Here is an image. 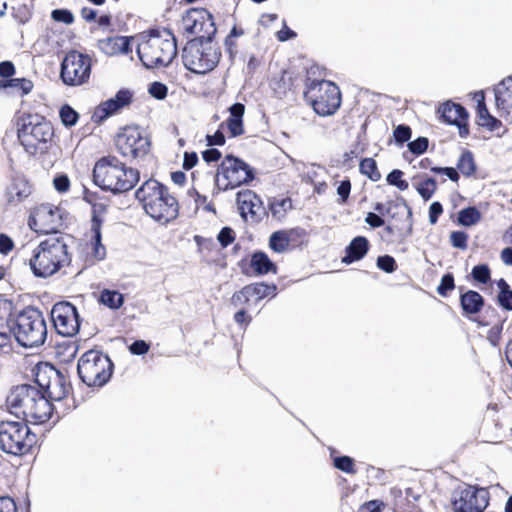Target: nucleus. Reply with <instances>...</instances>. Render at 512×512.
Segmentation results:
<instances>
[{
    "instance_id": "nucleus-1",
    "label": "nucleus",
    "mask_w": 512,
    "mask_h": 512,
    "mask_svg": "<svg viewBox=\"0 0 512 512\" xmlns=\"http://www.w3.org/2000/svg\"><path fill=\"white\" fill-rule=\"evenodd\" d=\"M15 125L17 139L28 155L43 156L56 146L54 126L44 116L22 113L16 118Z\"/></svg>"
},
{
    "instance_id": "nucleus-2",
    "label": "nucleus",
    "mask_w": 512,
    "mask_h": 512,
    "mask_svg": "<svg viewBox=\"0 0 512 512\" xmlns=\"http://www.w3.org/2000/svg\"><path fill=\"white\" fill-rule=\"evenodd\" d=\"M6 404L12 414L34 424L49 421L54 410L45 394L30 384L13 387L6 398Z\"/></svg>"
},
{
    "instance_id": "nucleus-3",
    "label": "nucleus",
    "mask_w": 512,
    "mask_h": 512,
    "mask_svg": "<svg viewBox=\"0 0 512 512\" xmlns=\"http://www.w3.org/2000/svg\"><path fill=\"white\" fill-rule=\"evenodd\" d=\"M135 198L153 220L167 224L179 215L180 205L170 189L156 179H148L135 191Z\"/></svg>"
},
{
    "instance_id": "nucleus-4",
    "label": "nucleus",
    "mask_w": 512,
    "mask_h": 512,
    "mask_svg": "<svg viewBox=\"0 0 512 512\" xmlns=\"http://www.w3.org/2000/svg\"><path fill=\"white\" fill-rule=\"evenodd\" d=\"M72 254L62 235L42 240L32 251L29 266L34 276L49 278L69 267Z\"/></svg>"
},
{
    "instance_id": "nucleus-5",
    "label": "nucleus",
    "mask_w": 512,
    "mask_h": 512,
    "mask_svg": "<svg viewBox=\"0 0 512 512\" xmlns=\"http://www.w3.org/2000/svg\"><path fill=\"white\" fill-rule=\"evenodd\" d=\"M93 182L114 194L133 189L140 179L137 169L128 167L114 155L99 158L93 167Z\"/></svg>"
},
{
    "instance_id": "nucleus-6",
    "label": "nucleus",
    "mask_w": 512,
    "mask_h": 512,
    "mask_svg": "<svg viewBox=\"0 0 512 512\" xmlns=\"http://www.w3.org/2000/svg\"><path fill=\"white\" fill-rule=\"evenodd\" d=\"M140 61L147 68L168 66L177 55L176 38L170 30H150L137 46Z\"/></svg>"
},
{
    "instance_id": "nucleus-7",
    "label": "nucleus",
    "mask_w": 512,
    "mask_h": 512,
    "mask_svg": "<svg viewBox=\"0 0 512 512\" xmlns=\"http://www.w3.org/2000/svg\"><path fill=\"white\" fill-rule=\"evenodd\" d=\"M11 331L16 341L25 348L39 347L47 338V326L42 312L28 306L13 321Z\"/></svg>"
},
{
    "instance_id": "nucleus-8",
    "label": "nucleus",
    "mask_w": 512,
    "mask_h": 512,
    "mask_svg": "<svg viewBox=\"0 0 512 512\" xmlns=\"http://www.w3.org/2000/svg\"><path fill=\"white\" fill-rule=\"evenodd\" d=\"M304 98L311 105L316 114L331 116L337 112L341 105V91L339 87L329 80H317L309 77L306 71Z\"/></svg>"
},
{
    "instance_id": "nucleus-9",
    "label": "nucleus",
    "mask_w": 512,
    "mask_h": 512,
    "mask_svg": "<svg viewBox=\"0 0 512 512\" xmlns=\"http://www.w3.org/2000/svg\"><path fill=\"white\" fill-rule=\"evenodd\" d=\"M37 444V435L31 431L27 421L0 422V449L14 456H22L32 452Z\"/></svg>"
},
{
    "instance_id": "nucleus-10",
    "label": "nucleus",
    "mask_w": 512,
    "mask_h": 512,
    "mask_svg": "<svg viewBox=\"0 0 512 512\" xmlns=\"http://www.w3.org/2000/svg\"><path fill=\"white\" fill-rule=\"evenodd\" d=\"M220 58V48L211 40H191L182 52L184 66L195 74H206L214 70Z\"/></svg>"
},
{
    "instance_id": "nucleus-11",
    "label": "nucleus",
    "mask_w": 512,
    "mask_h": 512,
    "mask_svg": "<svg viewBox=\"0 0 512 512\" xmlns=\"http://www.w3.org/2000/svg\"><path fill=\"white\" fill-rule=\"evenodd\" d=\"M114 365L107 354L91 349L86 351L78 360L77 372L89 387H102L113 374Z\"/></svg>"
},
{
    "instance_id": "nucleus-12",
    "label": "nucleus",
    "mask_w": 512,
    "mask_h": 512,
    "mask_svg": "<svg viewBox=\"0 0 512 512\" xmlns=\"http://www.w3.org/2000/svg\"><path fill=\"white\" fill-rule=\"evenodd\" d=\"M116 152L124 159L133 161L144 158L151 149V140L137 125L119 128L113 138Z\"/></svg>"
},
{
    "instance_id": "nucleus-13",
    "label": "nucleus",
    "mask_w": 512,
    "mask_h": 512,
    "mask_svg": "<svg viewBox=\"0 0 512 512\" xmlns=\"http://www.w3.org/2000/svg\"><path fill=\"white\" fill-rule=\"evenodd\" d=\"M254 179L252 168L242 159L226 155L214 176L217 191L234 189Z\"/></svg>"
},
{
    "instance_id": "nucleus-14",
    "label": "nucleus",
    "mask_w": 512,
    "mask_h": 512,
    "mask_svg": "<svg viewBox=\"0 0 512 512\" xmlns=\"http://www.w3.org/2000/svg\"><path fill=\"white\" fill-rule=\"evenodd\" d=\"M92 59L88 54L77 50L68 51L60 68V79L67 86H80L90 79Z\"/></svg>"
},
{
    "instance_id": "nucleus-15",
    "label": "nucleus",
    "mask_w": 512,
    "mask_h": 512,
    "mask_svg": "<svg viewBox=\"0 0 512 512\" xmlns=\"http://www.w3.org/2000/svg\"><path fill=\"white\" fill-rule=\"evenodd\" d=\"M28 225L38 234L57 235L63 227L61 209L50 203L38 204L30 211Z\"/></svg>"
},
{
    "instance_id": "nucleus-16",
    "label": "nucleus",
    "mask_w": 512,
    "mask_h": 512,
    "mask_svg": "<svg viewBox=\"0 0 512 512\" xmlns=\"http://www.w3.org/2000/svg\"><path fill=\"white\" fill-rule=\"evenodd\" d=\"M451 503L455 512H483L489 504V492L485 488L465 485L454 491Z\"/></svg>"
},
{
    "instance_id": "nucleus-17",
    "label": "nucleus",
    "mask_w": 512,
    "mask_h": 512,
    "mask_svg": "<svg viewBox=\"0 0 512 512\" xmlns=\"http://www.w3.org/2000/svg\"><path fill=\"white\" fill-rule=\"evenodd\" d=\"M51 321L56 332L64 337L75 336L80 329V317L77 308L68 301H60L51 309Z\"/></svg>"
},
{
    "instance_id": "nucleus-18",
    "label": "nucleus",
    "mask_w": 512,
    "mask_h": 512,
    "mask_svg": "<svg viewBox=\"0 0 512 512\" xmlns=\"http://www.w3.org/2000/svg\"><path fill=\"white\" fill-rule=\"evenodd\" d=\"M276 294L277 286L274 283L256 282L235 291L230 301L235 308L250 309L257 306L263 299L273 298Z\"/></svg>"
},
{
    "instance_id": "nucleus-19",
    "label": "nucleus",
    "mask_w": 512,
    "mask_h": 512,
    "mask_svg": "<svg viewBox=\"0 0 512 512\" xmlns=\"http://www.w3.org/2000/svg\"><path fill=\"white\" fill-rule=\"evenodd\" d=\"M306 242V230L301 227H294L274 231L269 237L268 246L274 253L282 254L299 249Z\"/></svg>"
},
{
    "instance_id": "nucleus-20",
    "label": "nucleus",
    "mask_w": 512,
    "mask_h": 512,
    "mask_svg": "<svg viewBox=\"0 0 512 512\" xmlns=\"http://www.w3.org/2000/svg\"><path fill=\"white\" fill-rule=\"evenodd\" d=\"M183 22L189 34L198 35L201 39L211 40L217 31L213 15L205 8L189 10Z\"/></svg>"
},
{
    "instance_id": "nucleus-21",
    "label": "nucleus",
    "mask_w": 512,
    "mask_h": 512,
    "mask_svg": "<svg viewBox=\"0 0 512 512\" xmlns=\"http://www.w3.org/2000/svg\"><path fill=\"white\" fill-rule=\"evenodd\" d=\"M96 194L85 195L84 199L92 204V218H91V239H90V255L96 260L101 261L106 257V248L102 244L101 228L103 224V218L101 213L105 211L104 205H97L92 202L90 197L95 198Z\"/></svg>"
},
{
    "instance_id": "nucleus-22",
    "label": "nucleus",
    "mask_w": 512,
    "mask_h": 512,
    "mask_svg": "<svg viewBox=\"0 0 512 512\" xmlns=\"http://www.w3.org/2000/svg\"><path fill=\"white\" fill-rule=\"evenodd\" d=\"M422 489L419 486L408 487L404 491L393 487L390 490L391 506L395 512H422L420 501Z\"/></svg>"
},
{
    "instance_id": "nucleus-23",
    "label": "nucleus",
    "mask_w": 512,
    "mask_h": 512,
    "mask_svg": "<svg viewBox=\"0 0 512 512\" xmlns=\"http://www.w3.org/2000/svg\"><path fill=\"white\" fill-rule=\"evenodd\" d=\"M132 100L133 93L129 89H120L113 98L102 102L95 108L92 114V120L95 123H101L109 116L128 107L132 103Z\"/></svg>"
},
{
    "instance_id": "nucleus-24",
    "label": "nucleus",
    "mask_w": 512,
    "mask_h": 512,
    "mask_svg": "<svg viewBox=\"0 0 512 512\" xmlns=\"http://www.w3.org/2000/svg\"><path fill=\"white\" fill-rule=\"evenodd\" d=\"M438 112L443 122L458 127L461 138H466L469 135V115L462 105L447 101L439 107Z\"/></svg>"
},
{
    "instance_id": "nucleus-25",
    "label": "nucleus",
    "mask_w": 512,
    "mask_h": 512,
    "mask_svg": "<svg viewBox=\"0 0 512 512\" xmlns=\"http://www.w3.org/2000/svg\"><path fill=\"white\" fill-rule=\"evenodd\" d=\"M33 191L32 184L24 177H14L3 195V208L9 210L23 203Z\"/></svg>"
},
{
    "instance_id": "nucleus-26",
    "label": "nucleus",
    "mask_w": 512,
    "mask_h": 512,
    "mask_svg": "<svg viewBox=\"0 0 512 512\" xmlns=\"http://www.w3.org/2000/svg\"><path fill=\"white\" fill-rule=\"evenodd\" d=\"M458 289L460 292L459 303L462 309V315L470 320H472V318H476L484 308V297L475 290H467L463 292V286H460Z\"/></svg>"
},
{
    "instance_id": "nucleus-27",
    "label": "nucleus",
    "mask_w": 512,
    "mask_h": 512,
    "mask_svg": "<svg viewBox=\"0 0 512 512\" xmlns=\"http://www.w3.org/2000/svg\"><path fill=\"white\" fill-rule=\"evenodd\" d=\"M495 102L500 116L512 119V77L503 79L496 86Z\"/></svg>"
},
{
    "instance_id": "nucleus-28",
    "label": "nucleus",
    "mask_w": 512,
    "mask_h": 512,
    "mask_svg": "<svg viewBox=\"0 0 512 512\" xmlns=\"http://www.w3.org/2000/svg\"><path fill=\"white\" fill-rule=\"evenodd\" d=\"M302 72L291 66L283 70L280 77L274 82L273 90L279 96L294 92L302 83Z\"/></svg>"
},
{
    "instance_id": "nucleus-29",
    "label": "nucleus",
    "mask_w": 512,
    "mask_h": 512,
    "mask_svg": "<svg viewBox=\"0 0 512 512\" xmlns=\"http://www.w3.org/2000/svg\"><path fill=\"white\" fill-rule=\"evenodd\" d=\"M236 200L243 218L246 219L248 215H250L251 218L260 215L262 201L254 191L250 189L241 190L237 193Z\"/></svg>"
},
{
    "instance_id": "nucleus-30",
    "label": "nucleus",
    "mask_w": 512,
    "mask_h": 512,
    "mask_svg": "<svg viewBox=\"0 0 512 512\" xmlns=\"http://www.w3.org/2000/svg\"><path fill=\"white\" fill-rule=\"evenodd\" d=\"M476 105V123L478 126L487 129L488 131H496L502 126V122L490 114L486 103L485 94L483 91L474 93Z\"/></svg>"
},
{
    "instance_id": "nucleus-31",
    "label": "nucleus",
    "mask_w": 512,
    "mask_h": 512,
    "mask_svg": "<svg viewBox=\"0 0 512 512\" xmlns=\"http://www.w3.org/2000/svg\"><path fill=\"white\" fill-rule=\"evenodd\" d=\"M54 378L51 379L49 387L43 392L51 403L66 398L72 390L68 377L60 370L57 369Z\"/></svg>"
},
{
    "instance_id": "nucleus-32",
    "label": "nucleus",
    "mask_w": 512,
    "mask_h": 512,
    "mask_svg": "<svg viewBox=\"0 0 512 512\" xmlns=\"http://www.w3.org/2000/svg\"><path fill=\"white\" fill-rule=\"evenodd\" d=\"M131 37L111 36L98 40V48L107 55L128 54L132 52Z\"/></svg>"
},
{
    "instance_id": "nucleus-33",
    "label": "nucleus",
    "mask_w": 512,
    "mask_h": 512,
    "mask_svg": "<svg viewBox=\"0 0 512 512\" xmlns=\"http://www.w3.org/2000/svg\"><path fill=\"white\" fill-rule=\"evenodd\" d=\"M370 248L369 241L364 236H357L351 240L345 248V256L342 257V263L351 264L363 259Z\"/></svg>"
},
{
    "instance_id": "nucleus-34",
    "label": "nucleus",
    "mask_w": 512,
    "mask_h": 512,
    "mask_svg": "<svg viewBox=\"0 0 512 512\" xmlns=\"http://www.w3.org/2000/svg\"><path fill=\"white\" fill-rule=\"evenodd\" d=\"M249 268L255 276L277 274L278 266L263 251H255L250 258Z\"/></svg>"
},
{
    "instance_id": "nucleus-35",
    "label": "nucleus",
    "mask_w": 512,
    "mask_h": 512,
    "mask_svg": "<svg viewBox=\"0 0 512 512\" xmlns=\"http://www.w3.org/2000/svg\"><path fill=\"white\" fill-rule=\"evenodd\" d=\"M229 117L224 123L220 125L223 127L226 125L231 137H237L244 133L243 116L245 113V106L242 103H234L229 108Z\"/></svg>"
},
{
    "instance_id": "nucleus-36",
    "label": "nucleus",
    "mask_w": 512,
    "mask_h": 512,
    "mask_svg": "<svg viewBox=\"0 0 512 512\" xmlns=\"http://www.w3.org/2000/svg\"><path fill=\"white\" fill-rule=\"evenodd\" d=\"M472 321L476 322L478 326H491L492 329L500 331L502 330L505 318L499 313L497 308L491 305H484L481 313H479L476 318H472Z\"/></svg>"
},
{
    "instance_id": "nucleus-37",
    "label": "nucleus",
    "mask_w": 512,
    "mask_h": 512,
    "mask_svg": "<svg viewBox=\"0 0 512 512\" xmlns=\"http://www.w3.org/2000/svg\"><path fill=\"white\" fill-rule=\"evenodd\" d=\"M57 369L50 363L40 362L32 369V374L38 389L42 392L49 387L51 379H55L54 375Z\"/></svg>"
},
{
    "instance_id": "nucleus-38",
    "label": "nucleus",
    "mask_w": 512,
    "mask_h": 512,
    "mask_svg": "<svg viewBox=\"0 0 512 512\" xmlns=\"http://www.w3.org/2000/svg\"><path fill=\"white\" fill-rule=\"evenodd\" d=\"M98 302L112 310L119 309L124 303V296L116 290L103 289L100 292Z\"/></svg>"
},
{
    "instance_id": "nucleus-39",
    "label": "nucleus",
    "mask_w": 512,
    "mask_h": 512,
    "mask_svg": "<svg viewBox=\"0 0 512 512\" xmlns=\"http://www.w3.org/2000/svg\"><path fill=\"white\" fill-rule=\"evenodd\" d=\"M457 170L465 177H470L476 172V165L474 161L473 153L470 150L465 149L456 164Z\"/></svg>"
},
{
    "instance_id": "nucleus-40",
    "label": "nucleus",
    "mask_w": 512,
    "mask_h": 512,
    "mask_svg": "<svg viewBox=\"0 0 512 512\" xmlns=\"http://www.w3.org/2000/svg\"><path fill=\"white\" fill-rule=\"evenodd\" d=\"M269 209L274 219L282 220L292 209V200L289 197L274 198L269 204Z\"/></svg>"
},
{
    "instance_id": "nucleus-41",
    "label": "nucleus",
    "mask_w": 512,
    "mask_h": 512,
    "mask_svg": "<svg viewBox=\"0 0 512 512\" xmlns=\"http://www.w3.org/2000/svg\"><path fill=\"white\" fill-rule=\"evenodd\" d=\"M499 289L497 294L498 304L507 311H512V289L507 281L503 278L497 281Z\"/></svg>"
},
{
    "instance_id": "nucleus-42",
    "label": "nucleus",
    "mask_w": 512,
    "mask_h": 512,
    "mask_svg": "<svg viewBox=\"0 0 512 512\" xmlns=\"http://www.w3.org/2000/svg\"><path fill=\"white\" fill-rule=\"evenodd\" d=\"M359 171L373 182L381 179V173L378 169L377 162L371 158H363L359 163Z\"/></svg>"
},
{
    "instance_id": "nucleus-43",
    "label": "nucleus",
    "mask_w": 512,
    "mask_h": 512,
    "mask_svg": "<svg viewBox=\"0 0 512 512\" xmlns=\"http://www.w3.org/2000/svg\"><path fill=\"white\" fill-rule=\"evenodd\" d=\"M6 89L11 88L19 95L24 96L30 93L33 89V82L26 78H11L5 80Z\"/></svg>"
},
{
    "instance_id": "nucleus-44",
    "label": "nucleus",
    "mask_w": 512,
    "mask_h": 512,
    "mask_svg": "<svg viewBox=\"0 0 512 512\" xmlns=\"http://www.w3.org/2000/svg\"><path fill=\"white\" fill-rule=\"evenodd\" d=\"M481 219V213L476 207H467L459 211L458 223L463 226H472Z\"/></svg>"
},
{
    "instance_id": "nucleus-45",
    "label": "nucleus",
    "mask_w": 512,
    "mask_h": 512,
    "mask_svg": "<svg viewBox=\"0 0 512 512\" xmlns=\"http://www.w3.org/2000/svg\"><path fill=\"white\" fill-rule=\"evenodd\" d=\"M437 189L434 178H425L416 185V190L424 200H429Z\"/></svg>"
},
{
    "instance_id": "nucleus-46",
    "label": "nucleus",
    "mask_w": 512,
    "mask_h": 512,
    "mask_svg": "<svg viewBox=\"0 0 512 512\" xmlns=\"http://www.w3.org/2000/svg\"><path fill=\"white\" fill-rule=\"evenodd\" d=\"M59 116L62 124L66 127L74 126L79 119V114L68 104L61 107Z\"/></svg>"
},
{
    "instance_id": "nucleus-47",
    "label": "nucleus",
    "mask_w": 512,
    "mask_h": 512,
    "mask_svg": "<svg viewBox=\"0 0 512 512\" xmlns=\"http://www.w3.org/2000/svg\"><path fill=\"white\" fill-rule=\"evenodd\" d=\"M404 172L400 169L392 170L386 177L389 185L397 187L401 191H405L409 187L407 180L403 179Z\"/></svg>"
},
{
    "instance_id": "nucleus-48",
    "label": "nucleus",
    "mask_w": 512,
    "mask_h": 512,
    "mask_svg": "<svg viewBox=\"0 0 512 512\" xmlns=\"http://www.w3.org/2000/svg\"><path fill=\"white\" fill-rule=\"evenodd\" d=\"M455 279L452 273H446L442 276L440 284L437 287V293L442 297H448L455 289Z\"/></svg>"
},
{
    "instance_id": "nucleus-49",
    "label": "nucleus",
    "mask_w": 512,
    "mask_h": 512,
    "mask_svg": "<svg viewBox=\"0 0 512 512\" xmlns=\"http://www.w3.org/2000/svg\"><path fill=\"white\" fill-rule=\"evenodd\" d=\"M334 466L348 474H355L356 468L354 459L349 456H339L333 459Z\"/></svg>"
},
{
    "instance_id": "nucleus-50",
    "label": "nucleus",
    "mask_w": 512,
    "mask_h": 512,
    "mask_svg": "<svg viewBox=\"0 0 512 512\" xmlns=\"http://www.w3.org/2000/svg\"><path fill=\"white\" fill-rule=\"evenodd\" d=\"M471 275L475 281L481 284H487L491 279V272L486 264L474 266Z\"/></svg>"
},
{
    "instance_id": "nucleus-51",
    "label": "nucleus",
    "mask_w": 512,
    "mask_h": 512,
    "mask_svg": "<svg viewBox=\"0 0 512 512\" xmlns=\"http://www.w3.org/2000/svg\"><path fill=\"white\" fill-rule=\"evenodd\" d=\"M53 187L60 194L69 192L71 187L70 178L65 173H57L53 178Z\"/></svg>"
},
{
    "instance_id": "nucleus-52",
    "label": "nucleus",
    "mask_w": 512,
    "mask_h": 512,
    "mask_svg": "<svg viewBox=\"0 0 512 512\" xmlns=\"http://www.w3.org/2000/svg\"><path fill=\"white\" fill-rule=\"evenodd\" d=\"M148 92L153 98L163 100L167 97L168 87L162 82L154 81L149 85Z\"/></svg>"
},
{
    "instance_id": "nucleus-53",
    "label": "nucleus",
    "mask_w": 512,
    "mask_h": 512,
    "mask_svg": "<svg viewBox=\"0 0 512 512\" xmlns=\"http://www.w3.org/2000/svg\"><path fill=\"white\" fill-rule=\"evenodd\" d=\"M351 181L350 179L346 178L345 180H342L338 187H337V194L339 196L338 198V204L344 205L348 202L350 193H351Z\"/></svg>"
},
{
    "instance_id": "nucleus-54",
    "label": "nucleus",
    "mask_w": 512,
    "mask_h": 512,
    "mask_svg": "<svg viewBox=\"0 0 512 512\" xmlns=\"http://www.w3.org/2000/svg\"><path fill=\"white\" fill-rule=\"evenodd\" d=\"M377 266L386 273H393L397 269L395 259L390 255H383L377 258Z\"/></svg>"
},
{
    "instance_id": "nucleus-55",
    "label": "nucleus",
    "mask_w": 512,
    "mask_h": 512,
    "mask_svg": "<svg viewBox=\"0 0 512 512\" xmlns=\"http://www.w3.org/2000/svg\"><path fill=\"white\" fill-rule=\"evenodd\" d=\"M238 310L235 312L233 319L235 323L242 329H246L250 323L252 322V316L248 313L249 309L245 308H237Z\"/></svg>"
},
{
    "instance_id": "nucleus-56",
    "label": "nucleus",
    "mask_w": 512,
    "mask_h": 512,
    "mask_svg": "<svg viewBox=\"0 0 512 512\" xmlns=\"http://www.w3.org/2000/svg\"><path fill=\"white\" fill-rule=\"evenodd\" d=\"M411 135V128L408 125L404 124L398 125L393 131L394 139L399 144L407 142L411 138Z\"/></svg>"
},
{
    "instance_id": "nucleus-57",
    "label": "nucleus",
    "mask_w": 512,
    "mask_h": 512,
    "mask_svg": "<svg viewBox=\"0 0 512 512\" xmlns=\"http://www.w3.org/2000/svg\"><path fill=\"white\" fill-rule=\"evenodd\" d=\"M429 141L426 137H418L409 142L408 148L415 155H421L428 149Z\"/></svg>"
},
{
    "instance_id": "nucleus-58",
    "label": "nucleus",
    "mask_w": 512,
    "mask_h": 512,
    "mask_svg": "<svg viewBox=\"0 0 512 512\" xmlns=\"http://www.w3.org/2000/svg\"><path fill=\"white\" fill-rule=\"evenodd\" d=\"M217 240L219 241L222 248L228 247L235 241L234 230L230 227H223L217 236Z\"/></svg>"
},
{
    "instance_id": "nucleus-59",
    "label": "nucleus",
    "mask_w": 512,
    "mask_h": 512,
    "mask_svg": "<svg viewBox=\"0 0 512 512\" xmlns=\"http://www.w3.org/2000/svg\"><path fill=\"white\" fill-rule=\"evenodd\" d=\"M450 241L453 247L464 250L467 248L468 235L463 231H453Z\"/></svg>"
},
{
    "instance_id": "nucleus-60",
    "label": "nucleus",
    "mask_w": 512,
    "mask_h": 512,
    "mask_svg": "<svg viewBox=\"0 0 512 512\" xmlns=\"http://www.w3.org/2000/svg\"><path fill=\"white\" fill-rule=\"evenodd\" d=\"M51 17L54 21L62 22L65 24H72L74 22V16L72 12L67 9H55L52 11Z\"/></svg>"
},
{
    "instance_id": "nucleus-61",
    "label": "nucleus",
    "mask_w": 512,
    "mask_h": 512,
    "mask_svg": "<svg viewBox=\"0 0 512 512\" xmlns=\"http://www.w3.org/2000/svg\"><path fill=\"white\" fill-rule=\"evenodd\" d=\"M196 244L201 252H211L216 249V243L212 238H204L202 236L196 235L194 237Z\"/></svg>"
},
{
    "instance_id": "nucleus-62",
    "label": "nucleus",
    "mask_w": 512,
    "mask_h": 512,
    "mask_svg": "<svg viewBox=\"0 0 512 512\" xmlns=\"http://www.w3.org/2000/svg\"><path fill=\"white\" fill-rule=\"evenodd\" d=\"M385 507V504L381 500H371L363 503L359 508L358 512H381Z\"/></svg>"
},
{
    "instance_id": "nucleus-63",
    "label": "nucleus",
    "mask_w": 512,
    "mask_h": 512,
    "mask_svg": "<svg viewBox=\"0 0 512 512\" xmlns=\"http://www.w3.org/2000/svg\"><path fill=\"white\" fill-rule=\"evenodd\" d=\"M14 241L5 233H0V253L8 255L14 249Z\"/></svg>"
},
{
    "instance_id": "nucleus-64",
    "label": "nucleus",
    "mask_w": 512,
    "mask_h": 512,
    "mask_svg": "<svg viewBox=\"0 0 512 512\" xmlns=\"http://www.w3.org/2000/svg\"><path fill=\"white\" fill-rule=\"evenodd\" d=\"M0 512H17L14 499L9 496L0 497Z\"/></svg>"
}]
</instances>
